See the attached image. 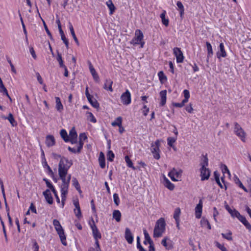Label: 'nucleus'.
Here are the masks:
<instances>
[{"label":"nucleus","instance_id":"63","mask_svg":"<svg viewBox=\"0 0 251 251\" xmlns=\"http://www.w3.org/2000/svg\"><path fill=\"white\" fill-rule=\"evenodd\" d=\"M29 209L31 210L32 212H33L34 213H37L36 208L32 203H31Z\"/></svg>","mask_w":251,"mask_h":251},{"label":"nucleus","instance_id":"14","mask_svg":"<svg viewBox=\"0 0 251 251\" xmlns=\"http://www.w3.org/2000/svg\"><path fill=\"white\" fill-rule=\"evenodd\" d=\"M43 195L48 203L50 204L53 203L52 197L49 189H47L45 191H44L43 192Z\"/></svg>","mask_w":251,"mask_h":251},{"label":"nucleus","instance_id":"60","mask_svg":"<svg viewBox=\"0 0 251 251\" xmlns=\"http://www.w3.org/2000/svg\"><path fill=\"white\" fill-rule=\"evenodd\" d=\"M36 75L37 76V80H38V82H39V83L41 84H42L43 83V81L42 77L40 75L39 73H36Z\"/></svg>","mask_w":251,"mask_h":251},{"label":"nucleus","instance_id":"27","mask_svg":"<svg viewBox=\"0 0 251 251\" xmlns=\"http://www.w3.org/2000/svg\"><path fill=\"white\" fill-rule=\"evenodd\" d=\"M181 211L180 209L178 207L175 209L174 214V218L175 219L176 222V224H178L179 223V216L180 215Z\"/></svg>","mask_w":251,"mask_h":251},{"label":"nucleus","instance_id":"51","mask_svg":"<svg viewBox=\"0 0 251 251\" xmlns=\"http://www.w3.org/2000/svg\"><path fill=\"white\" fill-rule=\"evenodd\" d=\"M74 212L75 213V216L78 218L80 219L82 217L81 212L80 210V208H75L74 209Z\"/></svg>","mask_w":251,"mask_h":251},{"label":"nucleus","instance_id":"30","mask_svg":"<svg viewBox=\"0 0 251 251\" xmlns=\"http://www.w3.org/2000/svg\"><path fill=\"white\" fill-rule=\"evenodd\" d=\"M69 29L71 31V33L73 37L74 40H75L76 44L78 46L79 45L78 40L75 34L73 26L70 23H69Z\"/></svg>","mask_w":251,"mask_h":251},{"label":"nucleus","instance_id":"39","mask_svg":"<svg viewBox=\"0 0 251 251\" xmlns=\"http://www.w3.org/2000/svg\"><path fill=\"white\" fill-rule=\"evenodd\" d=\"M77 133L75 127H73L69 132V138H77Z\"/></svg>","mask_w":251,"mask_h":251},{"label":"nucleus","instance_id":"53","mask_svg":"<svg viewBox=\"0 0 251 251\" xmlns=\"http://www.w3.org/2000/svg\"><path fill=\"white\" fill-rule=\"evenodd\" d=\"M215 244L216 246L222 251H227L226 248L223 245L220 244L218 242H215Z\"/></svg>","mask_w":251,"mask_h":251},{"label":"nucleus","instance_id":"6","mask_svg":"<svg viewBox=\"0 0 251 251\" xmlns=\"http://www.w3.org/2000/svg\"><path fill=\"white\" fill-rule=\"evenodd\" d=\"M173 52L176 57L177 62L182 63L183 61L184 56L180 49L177 47L173 49Z\"/></svg>","mask_w":251,"mask_h":251},{"label":"nucleus","instance_id":"28","mask_svg":"<svg viewBox=\"0 0 251 251\" xmlns=\"http://www.w3.org/2000/svg\"><path fill=\"white\" fill-rule=\"evenodd\" d=\"M87 99L89 102L94 108H97L99 107V103L96 99H93L92 96L89 97V98H87Z\"/></svg>","mask_w":251,"mask_h":251},{"label":"nucleus","instance_id":"17","mask_svg":"<svg viewBox=\"0 0 251 251\" xmlns=\"http://www.w3.org/2000/svg\"><path fill=\"white\" fill-rule=\"evenodd\" d=\"M99 162L100 167L102 169L104 168L105 166V156L104 153L102 152H100V153Z\"/></svg>","mask_w":251,"mask_h":251},{"label":"nucleus","instance_id":"18","mask_svg":"<svg viewBox=\"0 0 251 251\" xmlns=\"http://www.w3.org/2000/svg\"><path fill=\"white\" fill-rule=\"evenodd\" d=\"M241 222L243 223V224L246 226V227L249 230H251V225L247 221L246 218L243 216H240V218L238 219Z\"/></svg>","mask_w":251,"mask_h":251},{"label":"nucleus","instance_id":"38","mask_svg":"<svg viewBox=\"0 0 251 251\" xmlns=\"http://www.w3.org/2000/svg\"><path fill=\"white\" fill-rule=\"evenodd\" d=\"M61 40L63 41V43L65 44L66 48L68 49L69 48V42L67 39L66 38L65 35L63 31L62 32H59Z\"/></svg>","mask_w":251,"mask_h":251},{"label":"nucleus","instance_id":"59","mask_svg":"<svg viewBox=\"0 0 251 251\" xmlns=\"http://www.w3.org/2000/svg\"><path fill=\"white\" fill-rule=\"evenodd\" d=\"M46 184L47 185V186L48 188H49L50 189L53 193H55V192H54L55 191V189L53 187V185L50 183V181L47 182V183H46Z\"/></svg>","mask_w":251,"mask_h":251},{"label":"nucleus","instance_id":"36","mask_svg":"<svg viewBox=\"0 0 251 251\" xmlns=\"http://www.w3.org/2000/svg\"><path fill=\"white\" fill-rule=\"evenodd\" d=\"M201 226H207V228L209 229H210L211 228V226H210V224L209 222H208V221L206 219H205L204 217H203L201 219Z\"/></svg>","mask_w":251,"mask_h":251},{"label":"nucleus","instance_id":"24","mask_svg":"<svg viewBox=\"0 0 251 251\" xmlns=\"http://www.w3.org/2000/svg\"><path fill=\"white\" fill-rule=\"evenodd\" d=\"M144 234L145 236V241H144V244L146 245L147 243L150 244L153 243V241L151 239L149 233L147 231L146 229H144L143 230Z\"/></svg>","mask_w":251,"mask_h":251},{"label":"nucleus","instance_id":"25","mask_svg":"<svg viewBox=\"0 0 251 251\" xmlns=\"http://www.w3.org/2000/svg\"><path fill=\"white\" fill-rule=\"evenodd\" d=\"M206 45L207 47V61H208L209 58L211 57L213 55V50L212 46L210 43L208 42H206Z\"/></svg>","mask_w":251,"mask_h":251},{"label":"nucleus","instance_id":"22","mask_svg":"<svg viewBox=\"0 0 251 251\" xmlns=\"http://www.w3.org/2000/svg\"><path fill=\"white\" fill-rule=\"evenodd\" d=\"M55 102H56V108L57 110L59 112H61L63 109V106L61 103L60 99L59 97H55Z\"/></svg>","mask_w":251,"mask_h":251},{"label":"nucleus","instance_id":"34","mask_svg":"<svg viewBox=\"0 0 251 251\" xmlns=\"http://www.w3.org/2000/svg\"><path fill=\"white\" fill-rule=\"evenodd\" d=\"M122 117H118V118H117V119L115 120V121H114V122H113L112 123L111 125L113 126H120L122 125Z\"/></svg>","mask_w":251,"mask_h":251},{"label":"nucleus","instance_id":"35","mask_svg":"<svg viewBox=\"0 0 251 251\" xmlns=\"http://www.w3.org/2000/svg\"><path fill=\"white\" fill-rule=\"evenodd\" d=\"M208 165V159L206 155L203 156L202 162L201 163V168H205Z\"/></svg>","mask_w":251,"mask_h":251},{"label":"nucleus","instance_id":"8","mask_svg":"<svg viewBox=\"0 0 251 251\" xmlns=\"http://www.w3.org/2000/svg\"><path fill=\"white\" fill-rule=\"evenodd\" d=\"M210 175V170L207 168H201V180L203 181L204 180H207Z\"/></svg>","mask_w":251,"mask_h":251},{"label":"nucleus","instance_id":"7","mask_svg":"<svg viewBox=\"0 0 251 251\" xmlns=\"http://www.w3.org/2000/svg\"><path fill=\"white\" fill-rule=\"evenodd\" d=\"M92 224H90V225L92 230L93 235L94 239H100L101 238V234L99 231L93 220H92Z\"/></svg>","mask_w":251,"mask_h":251},{"label":"nucleus","instance_id":"33","mask_svg":"<svg viewBox=\"0 0 251 251\" xmlns=\"http://www.w3.org/2000/svg\"><path fill=\"white\" fill-rule=\"evenodd\" d=\"M106 5L110 10V14H112L115 9V7L112 0H109L107 1Z\"/></svg>","mask_w":251,"mask_h":251},{"label":"nucleus","instance_id":"16","mask_svg":"<svg viewBox=\"0 0 251 251\" xmlns=\"http://www.w3.org/2000/svg\"><path fill=\"white\" fill-rule=\"evenodd\" d=\"M161 101L160 102V106H164L166 102L167 91L166 90L161 91L160 93Z\"/></svg>","mask_w":251,"mask_h":251},{"label":"nucleus","instance_id":"3","mask_svg":"<svg viewBox=\"0 0 251 251\" xmlns=\"http://www.w3.org/2000/svg\"><path fill=\"white\" fill-rule=\"evenodd\" d=\"M143 34L142 32L139 30L137 29L135 32V36L131 41L130 43L131 44L135 45H141V47L143 48L145 42L143 41Z\"/></svg>","mask_w":251,"mask_h":251},{"label":"nucleus","instance_id":"2","mask_svg":"<svg viewBox=\"0 0 251 251\" xmlns=\"http://www.w3.org/2000/svg\"><path fill=\"white\" fill-rule=\"evenodd\" d=\"M53 225L57 232V234L59 236L62 244L64 246H66L67 244L66 241V236L65 235L64 230L60 224V222L58 220L54 219L53 221Z\"/></svg>","mask_w":251,"mask_h":251},{"label":"nucleus","instance_id":"46","mask_svg":"<svg viewBox=\"0 0 251 251\" xmlns=\"http://www.w3.org/2000/svg\"><path fill=\"white\" fill-rule=\"evenodd\" d=\"M176 140V137H168L167 138L168 144L169 146L173 147V143H174Z\"/></svg>","mask_w":251,"mask_h":251},{"label":"nucleus","instance_id":"52","mask_svg":"<svg viewBox=\"0 0 251 251\" xmlns=\"http://www.w3.org/2000/svg\"><path fill=\"white\" fill-rule=\"evenodd\" d=\"M68 193V190H66V192L65 193H63V191H61V197H62V201L61 203L62 206L63 207L65 204V201H66V195Z\"/></svg>","mask_w":251,"mask_h":251},{"label":"nucleus","instance_id":"42","mask_svg":"<svg viewBox=\"0 0 251 251\" xmlns=\"http://www.w3.org/2000/svg\"><path fill=\"white\" fill-rule=\"evenodd\" d=\"M158 76L160 81L162 83L163 81L167 80L166 76L164 74L163 71H160L158 73Z\"/></svg>","mask_w":251,"mask_h":251},{"label":"nucleus","instance_id":"11","mask_svg":"<svg viewBox=\"0 0 251 251\" xmlns=\"http://www.w3.org/2000/svg\"><path fill=\"white\" fill-rule=\"evenodd\" d=\"M125 237L128 244L132 243L133 240V236L130 229L128 227L126 228Z\"/></svg>","mask_w":251,"mask_h":251},{"label":"nucleus","instance_id":"54","mask_svg":"<svg viewBox=\"0 0 251 251\" xmlns=\"http://www.w3.org/2000/svg\"><path fill=\"white\" fill-rule=\"evenodd\" d=\"M185 109L188 112H189L190 113H192L193 111L192 104L191 103H190L188 106H187L185 107Z\"/></svg>","mask_w":251,"mask_h":251},{"label":"nucleus","instance_id":"57","mask_svg":"<svg viewBox=\"0 0 251 251\" xmlns=\"http://www.w3.org/2000/svg\"><path fill=\"white\" fill-rule=\"evenodd\" d=\"M222 172L223 174L227 173L229 175H230V172L226 165H224L223 166L222 168Z\"/></svg>","mask_w":251,"mask_h":251},{"label":"nucleus","instance_id":"40","mask_svg":"<svg viewBox=\"0 0 251 251\" xmlns=\"http://www.w3.org/2000/svg\"><path fill=\"white\" fill-rule=\"evenodd\" d=\"M222 237L229 241H232V232L230 231H228V233L226 234L225 233H222Z\"/></svg>","mask_w":251,"mask_h":251},{"label":"nucleus","instance_id":"58","mask_svg":"<svg viewBox=\"0 0 251 251\" xmlns=\"http://www.w3.org/2000/svg\"><path fill=\"white\" fill-rule=\"evenodd\" d=\"M29 51L34 59H36V55L33 47L29 48Z\"/></svg>","mask_w":251,"mask_h":251},{"label":"nucleus","instance_id":"4","mask_svg":"<svg viewBox=\"0 0 251 251\" xmlns=\"http://www.w3.org/2000/svg\"><path fill=\"white\" fill-rule=\"evenodd\" d=\"M234 126V131L236 135L238 136L243 142H245L246 135L245 132L237 123H235Z\"/></svg>","mask_w":251,"mask_h":251},{"label":"nucleus","instance_id":"43","mask_svg":"<svg viewBox=\"0 0 251 251\" xmlns=\"http://www.w3.org/2000/svg\"><path fill=\"white\" fill-rule=\"evenodd\" d=\"M73 185L75 187L76 189L79 192H81L79 184L75 178H73L72 180Z\"/></svg>","mask_w":251,"mask_h":251},{"label":"nucleus","instance_id":"55","mask_svg":"<svg viewBox=\"0 0 251 251\" xmlns=\"http://www.w3.org/2000/svg\"><path fill=\"white\" fill-rule=\"evenodd\" d=\"M169 176L171 178V179L174 181H177V179H176V178L175 176V175H174V172H170L168 174Z\"/></svg>","mask_w":251,"mask_h":251},{"label":"nucleus","instance_id":"1","mask_svg":"<svg viewBox=\"0 0 251 251\" xmlns=\"http://www.w3.org/2000/svg\"><path fill=\"white\" fill-rule=\"evenodd\" d=\"M72 165V161H69L64 157L61 158L58 164V175L62 182L61 191H63V193H65L66 190L68 191L71 175L68 174V171Z\"/></svg>","mask_w":251,"mask_h":251},{"label":"nucleus","instance_id":"29","mask_svg":"<svg viewBox=\"0 0 251 251\" xmlns=\"http://www.w3.org/2000/svg\"><path fill=\"white\" fill-rule=\"evenodd\" d=\"M60 134L61 138L64 140V141L65 142H68L69 141V137L68 135V134L65 129H61Z\"/></svg>","mask_w":251,"mask_h":251},{"label":"nucleus","instance_id":"19","mask_svg":"<svg viewBox=\"0 0 251 251\" xmlns=\"http://www.w3.org/2000/svg\"><path fill=\"white\" fill-rule=\"evenodd\" d=\"M1 117L3 119L8 120L12 126H14L17 124L16 122L15 121L13 115L11 113H10L8 114V116L7 117L3 116Z\"/></svg>","mask_w":251,"mask_h":251},{"label":"nucleus","instance_id":"26","mask_svg":"<svg viewBox=\"0 0 251 251\" xmlns=\"http://www.w3.org/2000/svg\"><path fill=\"white\" fill-rule=\"evenodd\" d=\"M153 148L151 149V152L153 154V157L156 159H159L160 157L159 152L160 150L157 147H152Z\"/></svg>","mask_w":251,"mask_h":251},{"label":"nucleus","instance_id":"41","mask_svg":"<svg viewBox=\"0 0 251 251\" xmlns=\"http://www.w3.org/2000/svg\"><path fill=\"white\" fill-rule=\"evenodd\" d=\"M125 160L128 167L131 168L133 170H135V168L134 167L131 160L128 156H126L125 157Z\"/></svg>","mask_w":251,"mask_h":251},{"label":"nucleus","instance_id":"32","mask_svg":"<svg viewBox=\"0 0 251 251\" xmlns=\"http://www.w3.org/2000/svg\"><path fill=\"white\" fill-rule=\"evenodd\" d=\"M166 12L164 11L160 14V18L162 20V24L165 25L166 26H167L169 25V20L168 19L165 18Z\"/></svg>","mask_w":251,"mask_h":251},{"label":"nucleus","instance_id":"10","mask_svg":"<svg viewBox=\"0 0 251 251\" xmlns=\"http://www.w3.org/2000/svg\"><path fill=\"white\" fill-rule=\"evenodd\" d=\"M202 202L201 200L195 208V216L197 219H200L201 216Z\"/></svg>","mask_w":251,"mask_h":251},{"label":"nucleus","instance_id":"64","mask_svg":"<svg viewBox=\"0 0 251 251\" xmlns=\"http://www.w3.org/2000/svg\"><path fill=\"white\" fill-rule=\"evenodd\" d=\"M33 248L34 250V251H39V246L37 243L36 241H34L33 245Z\"/></svg>","mask_w":251,"mask_h":251},{"label":"nucleus","instance_id":"21","mask_svg":"<svg viewBox=\"0 0 251 251\" xmlns=\"http://www.w3.org/2000/svg\"><path fill=\"white\" fill-rule=\"evenodd\" d=\"M164 231L157 228V226H155L153 231V237L155 238L161 237Z\"/></svg>","mask_w":251,"mask_h":251},{"label":"nucleus","instance_id":"49","mask_svg":"<svg viewBox=\"0 0 251 251\" xmlns=\"http://www.w3.org/2000/svg\"><path fill=\"white\" fill-rule=\"evenodd\" d=\"M43 21V25H44V28H45V29L47 33V34L48 35V36L50 37V38L51 39V40H52L53 38H52V35L50 33V32L49 31L45 22L42 20Z\"/></svg>","mask_w":251,"mask_h":251},{"label":"nucleus","instance_id":"13","mask_svg":"<svg viewBox=\"0 0 251 251\" xmlns=\"http://www.w3.org/2000/svg\"><path fill=\"white\" fill-rule=\"evenodd\" d=\"M55 144V140L53 135H48L46 137V144L48 147L54 146Z\"/></svg>","mask_w":251,"mask_h":251},{"label":"nucleus","instance_id":"56","mask_svg":"<svg viewBox=\"0 0 251 251\" xmlns=\"http://www.w3.org/2000/svg\"><path fill=\"white\" fill-rule=\"evenodd\" d=\"M234 180L235 183L236 184H238V186H239V187L241 186V185H240L241 184H243L242 183V182H241V181L240 180L239 178L236 176H234Z\"/></svg>","mask_w":251,"mask_h":251},{"label":"nucleus","instance_id":"5","mask_svg":"<svg viewBox=\"0 0 251 251\" xmlns=\"http://www.w3.org/2000/svg\"><path fill=\"white\" fill-rule=\"evenodd\" d=\"M121 100L124 105H127L131 103V94L128 90L122 94Z\"/></svg>","mask_w":251,"mask_h":251},{"label":"nucleus","instance_id":"23","mask_svg":"<svg viewBox=\"0 0 251 251\" xmlns=\"http://www.w3.org/2000/svg\"><path fill=\"white\" fill-rule=\"evenodd\" d=\"M164 185L168 189L170 190H174V188H175V186L172 183L170 180L167 178L165 176H164Z\"/></svg>","mask_w":251,"mask_h":251},{"label":"nucleus","instance_id":"12","mask_svg":"<svg viewBox=\"0 0 251 251\" xmlns=\"http://www.w3.org/2000/svg\"><path fill=\"white\" fill-rule=\"evenodd\" d=\"M220 50L217 52V57L220 59L221 57H225L226 56V53L225 50L224 45L223 43H220L219 45Z\"/></svg>","mask_w":251,"mask_h":251},{"label":"nucleus","instance_id":"50","mask_svg":"<svg viewBox=\"0 0 251 251\" xmlns=\"http://www.w3.org/2000/svg\"><path fill=\"white\" fill-rule=\"evenodd\" d=\"M113 199H114V202L115 204L117 206H118L120 203V200H119L118 195L117 193H114L113 194Z\"/></svg>","mask_w":251,"mask_h":251},{"label":"nucleus","instance_id":"31","mask_svg":"<svg viewBox=\"0 0 251 251\" xmlns=\"http://www.w3.org/2000/svg\"><path fill=\"white\" fill-rule=\"evenodd\" d=\"M121 213L118 210H115L113 212V218L118 222L121 221Z\"/></svg>","mask_w":251,"mask_h":251},{"label":"nucleus","instance_id":"20","mask_svg":"<svg viewBox=\"0 0 251 251\" xmlns=\"http://www.w3.org/2000/svg\"><path fill=\"white\" fill-rule=\"evenodd\" d=\"M113 84V81L109 79H106L105 80V82L104 84V86H103V88L104 89H106V90H108L109 91H110V92H112L113 91V89L112 88V85Z\"/></svg>","mask_w":251,"mask_h":251},{"label":"nucleus","instance_id":"45","mask_svg":"<svg viewBox=\"0 0 251 251\" xmlns=\"http://www.w3.org/2000/svg\"><path fill=\"white\" fill-rule=\"evenodd\" d=\"M88 114L87 119L90 120L91 122L95 123L97 121L93 114L91 112H87Z\"/></svg>","mask_w":251,"mask_h":251},{"label":"nucleus","instance_id":"15","mask_svg":"<svg viewBox=\"0 0 251 251\" xmlns=\"http://www.w3.org/2000/svg\"><path fill=\"white\" fill-rule=\"evenodd\" d=\"M165 226L166 224L164 219L161 218L157 221L155 226H157V228L165 230Z\"/></svg>","mask_w":251,"mask_h":251},{"label":"nucleus","instance_id":"44","mask_svg":"<svg viewBox=\"0 0 251 251\" xmlns=\"http://www.w3.org/2000/svg\"><path fill=\"white\" fill-rule=\"evenodd\" d=\"M114 154L111 151H109L107 154V159L109 161H113L114 158Z\"/></svg>","mask_w":251,"mask_h":251},{"label":"nucleus","instance_id":"62","mask_svg":"<svg viewBox=\"0 0 251 251\" xmlns=\"http://www.w3.org/2000/svg\"><path fill=\"white\" fill-rule=\"evenodd\" d=\"M183 94H184V98H185L186 99L189 98L190 93H189V91L188 90H186V89L184 90L183 91Z\"/></svg>","mask_w":251,"mask_h":251},{"label":"nucleus","instance_id":"9","mask_svg":"<svg viewBox=\"0 0 251 251\" xmlns=\"http://www.w3.org/2000/svg\"><path fill=\"white\" fill-rule=\"evenodd\" d=\"M79 145L77 147V151L78 153L80 152L81 150L82 149L84 144L83 141L85 140L87 137L85 133H82L79 134Z\"/></svg>","mask_w":251,"mask_h":251},{"label":"nucleus","instance_id":"37","mask_svg":"<svg viewBox=\"0 0 251 251\" xmlns=\"http://www.w3.org/2000/svg\"><path fill=\"white\" fill-rule=\"evenodd\" d=\"M56 59L59 63L60 67H65V65L63 64V61L62 60L61 54L58 51H57Z\"/></svg>","mask_w":251,"mask_h":251},{"label":"nucleus","instance_id":"47","mask_svg":"<svg viewBox=\"0 0 251 251\" xmlns=\"http://www.w3.org/2000/svg\"><path fill=\"white\" fill-rule=\"evenodd\" d=\"M231 216L233 218H237L238 219L240 218V216L242 215L240 214V213L236 210L235 209H233V212L231 213Z\"/></svg>","mask_w":251,"mask_h":251},{"label":"nucleus","instance_id":"48","mask_svg":"<svg viewBox=\"0 0 251 251\" xmlns=\"http://www.w3.org/2000/svg\"><path fill=\"white\" fill-rule=\"evenodd\" d=\"M171 172H174V175L175 176L176 178H180L181 176V174L182 173V171L180 170L179 171H177L175 168H173Z\"/></svg>","mask_w":251,"mask_h":251},{"label":"nucleus","instance_id":"61","mask_svg":"<svg viewBox=\"0 0 251 251\" xmlns=\"http://www.w3.org/2000/svg\"><path fill=\"white\" fill-rule=\"evenodd\" d=\"M225 207L226 209L231 214V213L233 212V209H232L226 203V202L225 201Z\"/></svg>","mask_w":251,"mask_h":251}]
</instances>
